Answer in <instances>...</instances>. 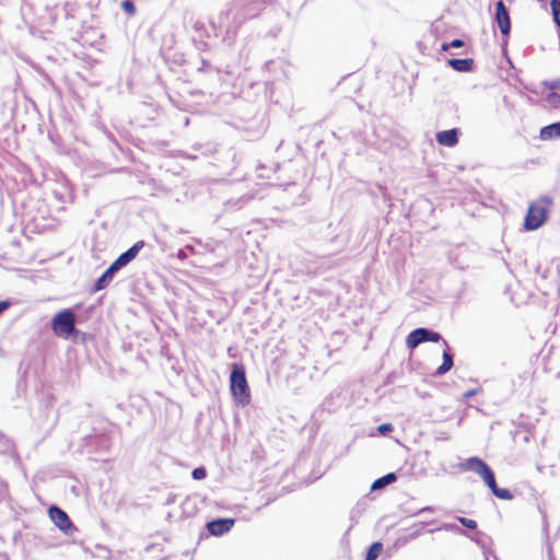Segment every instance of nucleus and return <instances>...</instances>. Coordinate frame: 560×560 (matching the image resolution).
Here are the masks:
<instances>
[{
    "instance_id": "f257e3e1",
    "label": "nucleus",
    "mask_w": 560,
    "mask_h": 560,
    "mask_svg": "<svg viewBox=\"0 0 560 560\" xmlns=\"http://www.w3.org/2000/svg\"><path fill=\"white\" fill-rule=\"evenodd\" d=\"M265 0H234L226 11L219 15L220 27L225 28L223 42L231 45L241 30L242 25L249 20L256 19L264 11Z\"/></svg>"
},
{
    "instance_id": "f03ea898",
    "label": "nucleus",
    "mask_w": 560,
    "mask_h": 560,
    "mask_svg": "<svg viewBox=\"0 0 560 560\" xmlns=\"http://www.w3.org/2000/svg\"><path fill=\"white\" fill-rule=\"evenodd\" d=\"M443 341L445 349L442 353V364L435 369L433 376L440 377L446 374L454 366V353L451 350L450 345L443 339L442 335L428 327H418L412 329L406 337V347L409 350H415L419 345L423 342H439Z\"/></svg>"
},
{
    "instance_id": "7ed1b4c3",
    "label": "nucleus",
    "mask_w": 560,
    "mask_h": 560,
    "mask_svg": "<svg viewBox=\"0 0 560 560\" xmlns=\"http://www.w3.org/2000/svg\"><path fill=\"white\" fill-rule=\"evenodd\" d=\"M77 323H81V319L75 317L73 308L67 307L54 314L50 328L58 338L71 340L74 343L84 342L89 335L75 328Z\"/></svg>"
},
{
    "instance_id": "20e7f679",
    "label": "nucleus",
    "mask_w": 560,
    "mask_h": 560,
    "mask_svg": "<svg viewBox=\"0 0 560 560\" xmlns=\"http://www.w3.org/2000/svg\"><path fill=\"white\" fill-rule=\"evenodd\" d=\"M229 388L232 400L237 407L245 408L250 404V388L246 377V369L242 362L231 364Z\"/></svg>"
},
{
    "instance_id": "39448f33",
    "label": "nucleus",
    "mask_w": 560,
    "mask_h": 560,
    "mask_svg": "<svg viewBox=\"0 0 560 560\" xmlns=\"http://www.w3.org/2000/svg\"><path fill=\"white\" fill-rule=\"evenodd\" d=\"M551 206L552 199L549 196H541L538 200L532 202L524 217V230H538L549 219Z\"/></svg>"
},
{
    "instance_id": "423d86ee",
    "label": "nucleus",
    "mask_w": 560,
    "mask_h": 560,
    "mask_svg": "<svg viewBox=\"0 0 560 560\" xmlns=\"http://www.w3.org/2000/svg\"><path fill=\"white\" fill-rule=\"evenodd\" d=\"M47 514L52 524L65 535L70 536L79 532L68 513L59 505L52 503L47 509Z\"/></svg>"
},
{
    "instance_id": "0eeeda50",
    "label": "nucleus",
    "mask_w": 560,
    "mask_h": 560,
    "mask_svg": "<svg viewBox=\"0 0 560 560\" xmlns=\"http://www.w3.org/2000/svg\"><path fill=\"white\" fill-rule=\"evenodd\" d=\"M236 520L234 517H213L206 522L205 532L200 533V539L208 537H222L231 532L234 527Z\"/></svg>"
},
{
    "instance_id": "6e6552de",
    "label": "nucleus",
    "mask_w": 560,
    "mask_h": 560,
    "mask_svg": "<svg viewBox=\"0 0 560 560\" xmlns=\"http://www.w3.org/2000/svg\"><path fill=\"white\" fill-rule=\"evenodd\" d=\"M493 22L500 30L503 44L506 45L511 34V18L509 8L503 0H498L494 3Z\"/></svg>"
},
{
    "instance_id": "1a4fd4ad",
    "label": "nucleus",
    "mask_w": 560,
    "mask_h": 560,
    "mask_svg": "<svg viewBox=\"0 0 560 560\" xmlns=\"http://www.w3.org/2000/svg\"><path fill=\"white\" fill-rule=\"evenodd\" d=\"M82 451L88 455L103 453L109 450L110 439L106 433H95L83 438Z\"/></svg>"
},
{
    "instance_id": "9d476101",
    "label": "nucleus",
    "mask_w": 560,
    "mask_h": 560,
    "mask_svg": "<svg viewBox=\"0 0 560 560\" xmlns=\"http://www.w3.org/2000/svg\"><path fill=\"white\" fill-rule=\"evenodd\" d=\"M121 270L120 266H118L115 261H113L103 272L102 275L95 279L92 285V292H98L106 289L109 283L115 278L116 273Z\"/></svg>"
},
{
    "instance_id": "9b49d317",
    "label": "nucleus",
    "mask_w": 560,
    "mask_h": 560,
    "mask_svg": "<svg viewBox=\"0 0 560 560\" xmlns=\"http://www.w3.org/2000/svg\"><path fill=\"white\" fill-rule=\"evenodd\" d=\"M147 246L145 241L140 240L137 241L133 245H131L127 250L122 252L118 255V257L114 260L120 268H125L132 260L137 258L139 253Z\"/></svg>"
},
{
    "instance_id": "f8f14e48",
    "label": "nucleus",
    "mask_w": 560,
    "mask_h": 560,
    "mask_svg": "<svg viewBox=\"0 0 560 560\" xmlns=\"http://www.w3.org/2000/svg\"><path fill=\"white\" fill-rule=\"evenodd\" d=\"M460 136V128L454 127L451 129L438 131L435 133V140L440 145L446 148H454L455 145L458 144Z\"/></svg>"
},
{
    "instance_id": "ddd939ff",
    "label": "nucleus",
    "mask_w": 560,
    "mask_h": 560,
    "mask_svg": "<svg viewBox=\"0 0 560 560\" xmlns=\"http://www.w3.org/2000/svg\"><path fill=\"white\" fill-rule=\"evenodd\" d=\"M462 471H472L480 476L488 467V463L479 456H470L458 464Z\"/></svg>"
},
{
    "instance_id": "4468645a",
    "label": "nucleus",
    "mask_w": 560,
    "mask_h": 560,
    "mask_svg": "<svg viewBox=\"0 0 560 560\" xmlns=\"http://www.w3.org/2000/svg\"><path fill=\"white\" fill-rule=\"evenodd\" d=\"M160 52L164 61L170 66L179 67L186 62L185 54L173 48L172 46L162 45Z\"/></svg>"
},
{
    "instance_id": "2eb2a0df",
    "label": "nucleus",
    "mask_w": 560,
    "mask_h": 560,
    "mask_svg": "<svg viewBox=\"0 0 560 560\" xmlns=\"http://www.w3.org/2000/svg\"><path fill=\"white\" fill-rule=\"evenodd\" d=\"M341 394V389H334L329 395L325 397V399L320 404V410L326 411L328 413H332L336 410H338L343 404Z\"/></svg>"
},
{
    "instance_id": "dca6fc26",
    "label": "nucleus",
    "mask_w": 560,
    "mask_h": 560,
    "mask_svg": "<svg viewBox=\"0 0 560 560\" xmlns=\"http://www.w3.org/2000/svg\"><path fill=\"white\" fill-rule=\"evenodd\" d=\"M436 520H432V521H429V522H419V523H415L412 525V528H415V530H412L411 533L405 535V536H400L396 539L394 546L395 547H401V546H405L406 544L417 539L418 537H420L422 534H424V527L429 524H433L435 523Z\"/></svg>"
},
{
    "instance_id": "f3484780",
    "label": "nucleus",
    "mask_w": 560,
    "mask_h": 560,
    "mask_svg": "<svg viewBox=\"0 0 560 560\" xmlns=\"http://www.w3.org/2000/svg\"><path fill=\"white\" fill-rule=\"evenodd\" d=\"M446 65L457 72H472L475 69V60L472 58H448Z\"/></svg>"
},
{
    "instance_id": "a211bd4d",
    "label": "nucleus",
    "mask_w": 560,
    "mask_h": 560,
    "mask_svg": "<svg viewBox=\"0 0 560 560\" xmlns=\"http://www.w3.org/2000/svg\"><path fill=\"white\" fill-rule=\"evenodd\" d=\"M223 75L222 72L215 67L210 68L209 71L199 77L200 83L207 85L209 89L215 90L222 83Z\"/></svg>"
},
{
    "instance_id": "6ab92c4d",
    "label": "nucleus",
    "mask_w": 560,
    "mask_h": 560,
    "mask_svg": "<svg viewBox=\"0 0 560 560\" xmlns=\"http://www.w3.org/2000/svg\"><path fill=\"white\" fill-rule=\"evenodd\" d=\"M398 479V475L396 472H387L385 475H383L382 477L380 478H376L371 487H370V491L371 492H375V491H380V490H383L385 489L387 486L396 482Z\"/></svg>"
},
{
    "instance_id": "aec40b11",
    "label": "nucleus",
    "mask_w": 560,
    "mask_h": 560,
    "mask_svg": "<svg viewBox=\"0 0 560 560\" xmlns=\"http://www.w3.org/2000/svg\"><path fill=\"white\" fill-rule=\"evenodd\" d=\"M539 138L542 141L560 138V120L540 128Z\"/></svg>"
},
{
    "instance_id": "412c9836",
    "label": "nucleus",
    "mask_w": 560,
    "mask_h": 560,
    "mask_svg": "<svg viewBox=\"0 0 560 560\" xmlns=\"http://www.w3.org/2000/svg\"><path fill=\"white\" fill-rule=\"evenodd\" d=\"M0 455L13 457L16 455L14 442L0 432Z\"/></svg>"
},
{
    "instance_id": "4be33fe9",
    "label": "nucleus",
    "mask_w": 560,
    "mask_h": 560,
    "mask_svg": "<svg viewBox=\"0 0 560 560\" xmlns=\"http://www.w3.org/2000/svg\"><path fill=\"white\" fill-rule=\"evenodd\" d=\"M384 546L381 541H373L365 551L364 560H377L383 552Z\"/></svg>"
},
{
    "instance_id": "5701e85b",
    "label": "nucleus",
    "mask_w": 560,
    "mask_h": 560,
    "mask_svg": "<svg viewBox=\"0 0 560 560\" xmlns=\"http://www.w3.org/2000/svg\"><path fill=\"white\" fill-rule=\"evenodd\" d=\"M490 492L497 487V479L493 469L489 466L480 476H479Z\"/></svg>"
},
{
    "instance_id": "b1692460",
    "label": "nucleus",
    "mask_w": 560,
    "mask_h": 560,
    "mask_svg": "<svg viewBox=\"0 0 560 560\" xmlns=\"http://www.w3.org/2000/svg\"><path fill=\"white\" fill-rule=\"evenodd\" d=\"M549 4L553 23L557 27L558 33H560V0H550Z\"/></svg>"
},
{
    "instance_id": "393cba45",
    "label": "nucleus",
    "mask_w": 560,
    "mask_h": 560,
    "mask_svg": "<svg viewBox=\"0 0 560 560\" xmlns=\"http://www.w3.org/2000/svg\"><path fill=\"white\" fill-rule=\"evenodd\" d=\"M491 493L500 499L505 501H511L514 499V493L508 488H500L498 485L497 487L491 491Z\"/></svg>"
},
{
    "instance_id": "a878e982",
    "label": "nucleus",
    "mask_w": 560,
    "mask_h": 560,
    "mask_svg": "<svg viewBox=\"0 0 560 560\" xmlns=\"http://www.w3.org/2000/svg\"><path fill=\"white\" fill-rule=\"evenodd\" d=\"M436 530H446V532H454L458 534H464V530L457 526L455 523H442L441 526L436 528H431L428 530V533H434Z\"/></svg>"
},
{
    "instance_id": "bb28decb",
    "label": "nucleus",
    "mask_w": 560,
    "mask_h": 560,
    "mask_svg": "<svg viewBox=\"0 0 560 560\" xmlns=\"http://www.w3.org/2000/svg\"><path fill=\"white\" fill-rule=\"evenodd\" d=\"M120 8L128 16H133L137 13V7L132 0H122Z\"/></svg>"
},
{
    "instance_id": "cd10ccee",
    "label": "nucleus",
    "mask_w": 560,
    "mask_h": 560,
    "mask_svg": "<svg viewBox=\"0 0 560 560\" xmlns=\"http://www.w3.org/2000/svg\"><path fill=\"white\" fill-rule=\"evenodd\" d=\"M456 520L458 521V523L469 529V530H475L477 532V527H478V524L475 520L472 518H468V517H464V516H457Z\"/></svg>"
},
{
    "instance_id": "c85d7f7f",
    "label": "nucleus",
    "mask_w": 560,
    "mask_h": 560,
    "mask_svg": "<svg viewBox=\"0 0 560 560\" xmlns=\"http://www.w3.org/2000/svg\"><path fill=\"white\" fill-rule=\"evenodd\" d=\"M546 101L553 107L559 108L560 107V93L557 91H550L547 96Z\"/></svg>"
},
{
    "instance_id": "c756f323",
    "label": "nucleus",
    "mask_w": 560,
    "mask_h": 560,
    "mask_svg": "<svg viewBox=\"0 0 560 560\" xmlns=\"http://www.w3.org/2000/svg\"><path fill=\"white\" fill-rule=\"evenodd\" d=\"M191 478L200 481L207 478V469L205 466H198L191 470Z\"/></svg>"
},
{
    "instance_id": "7c9ffc66",
    "label": "nucleus",
    "mask_w": 560,
    "mask_h": 560,
    "mask_svg": "<svg viewBox=\"0 0 560 560\" xmlns=\"http://www.w3.org/2000/svg\"><path fill=\"white\" fill-rule=\"evenodd\" d=\"M210 68H215L213 65H211L210 61L206 60L205 58L200 59V66L197 68V73L200 75L206 74Z\"/></svg>"
},
{
    "instance_id": "2f4dec72",
    "label": "nucleus",
    "mask_w": 560,
    "mask_h": 560,
    "mask_svg": "<svg viewBox=\"0 0 560 560\" xmlns=\"http://www.w3.org/2000/svg\"><path fill=\"white\" fill-rule=\"evenodd\" d=\"M394 430V427L389 422L382 423L377 425L376 431L380 435L386 436Z\"/></svg>"
},
{
    "instance_id": "473e14b6",
    "label": "nucleus",
    "mask_w": 560,
    "mask_h": 560,
    "mask_svg": "<svg viewBox=\"0 0 560 560\" xmlns=\"http://www.w3.org/2000/svg\"><path fill=\"white\" fill-rule=\"evenodd\" d=\"M544 88L550 90V91H557L560 89V78L555 80H545L542 82Z\"/></svg>"
},
{
    "instance_id": "72a5a7b5",
    "label": "nucleus",
    "mask_w": 560,
    "mask_h": 560,
    "mask_svg": "<svg viewBox=\"0 0 560 560\" xmlns=\"http://www.w3.org/2000/svg\"><path fill=\"white\" fill-rule=\"evenodd\" d=\"M477 545L485 547V539L490 540L491 538L487 536L485 533L477 530L476 537H470Z\"/></svg>"
},
{
    "instance_id": "f704fd0d",
    "label": "nucleus",
    "mask_w": 560,
    "mask_h": 560,
    "mask_svg": "<svg viewBox=\"0 0 560 560\" xmlns=\"http://www.w3.org/2000/svg\"><path fill=\"white\" fill-rule=\"evenodd\" d=\"M14 304H15V301L11 298L0 300V316Z\"/></svg>"
},
{
    "instance_id": "c9c22d12",
    "label": "nucleus",
    "mask_w": 560,
    "mask_h": 560,
    "mask_svg": "<svg viewBox=\"0 0 560 560\" xmlns=\"http://www.w3.org/2000/svg\"><path fill=\"white\" fill-rule=\"evenodd\" d=\"M192 43H194L195 48L199 51H206L209 49V44L202 38H199V39L194 38Z\"/></svg>"
},
{
    "instance_id": "e433bc0d",
    "label": "nucleus",
    "mask_w": 560,
    "mask_h": 560,
    "mask_svg": "<svg viewBox=\"0 0 560 560\" xmlns=\"http://www.w3.org/2000/svg\"><path fill=\"white\" fill-rule=\"evenodd\" d=\"M481 392H482L481 387L470 388L462 395V400L472 398L474 396L478 395Z\"/></svg>"
},
{
    "instance_id": "4c0bfd02",
    "label": "nucleus",
    "mask_w": 560,
    "mask_h": 560,
    "mask_svg": "<svg viewBox=\"0 0 560 560\" xmlns=\"http://www.w3.org/2000/svg\"><path fill=\"white\" fill-rule=\"evenodd\" d=\"M435 511H436L435 506L427 505V506H423V508L417 510L416 512L410 513V515L411 516H417V515H420V514H423V513H432V512H435Z\"/></svg>"
},
{
    "instance_id": "58836bf2",
    "label": "nucleus",
    "mask_w": 560,
    "mask_h": 560,
    "mask_svg": "<svg viewBox=\"0 0 560 560\" xmlns=\"http://www.w3.org/2000/svg\"><path fill=\"white\" fill-rule=\"evenodd\" d=\"M464 45L465 43L460 38H454L451 42H447V46H451V48H462Z\"/></svg>"
},
{
    "instance_id": "ea45409f",
    "label": "nucleus",
    "mask_w": 560,
    "mask_h": 560,
    "mask_svg": "<svg viewBox=\"0 0 560 560\" xmlns=\"http://www.w3.org/2000/svg\"><path fill=\"white\" fill-rule=\"evenodd\" d=\"M398 375H399V373H398V372H396V371L390 372V373L386 376V378H385V381H384V384H385V385L393 384V383L396 381V378L398 377Z\"/></svg>"
},
{
    "instance_id": "a19ab883",
    "label": "nucleus",
    "mask_w": 560,
    "mask_h": 560,
    "mask_svg": "<svg viewBox=\"0 0 560 560\" xmlns=\"http://www.w3.org/2000/svg\"><path fill=\"white\" fill-rule=\"evenodd\" d=\"M190 95L192 96H196V95H209V96H213L214 95V92L213 91H203V90H194L190 92Z\"/></svg>"
},
{
    "instance_id": "79ce46f5",
    "label": "nucleus",
    "mask_w": 560,
    "mask_h": 560,
    "mask_svg": "<svg viewBox=\"0 0 560 560\" xmlns=\"http://www.w3.org/2000/svg\"><path fill=\"white\" fill-rule=\"evenodd\" d=\"M194 30H195L196 32H198L199 34H201V32H206V25H205V23H203V22H201V21H196V22L194 23Z\"/></svg>"
},
{
    "instance_id": "37998d69",
    "label": "nucleus",
    "mask_w": 560,
    "mask_h": 560,
    "mask_svg": "<svg viewBox=\"0 0 560 560\" xmlns=\"http://www.w3.org/2000/svg\"><path fill=\"white\" fill-rule=\"evenodd\" d=\"M199 35H200V38H202V39L205 37L209 38L210 37V32L206 28V32H201V34H199Z\"/></svg>"
},
{
    "instance_id": "c03bdc74",
    "label": "nucleus",
    "mask_w": 560,
    "mask_h": 560,
    "mask_svg": "<svg viewBox=\"0 0 560 560\" xmlns=\"http://www.w3.org/2000/svg\"><path fill=\"white\" fill-rule=\"evenodd\" d=\"M450 48H451V46H447V42L442 43V45H441V50L446 51V50H448Z\"/></svg>"
},
{
    "instance_id": "a18cd8bd",
    "label": "nucleus",
    "mask_w": 560,
    "mask_h": 560,
    "mask_svg": "<svg viewBox=\"0 0 560 560\" xmlns=\"http://www.w3.org/2000/svg\"><path fill=\"white\" fill-rule=\"evenodd\" d=\"M228 154L231 155L233 159L235 158L236 153L233 149H229Z\"/></svg>"
},
{
    "instance_id": "49530a36",
    "label": "nucleus",
    "mask_w": 560,
    "mask_h": 560,
    "mask_svg": "<svg viewBox=\"0 0 560 560\" xmlns=\"http://www.w3.org/2000/svg\"><path fill=\"white\" fill-rule=\"evenodd\" d=\"M548 556H549L550 559L553 558V553H552V548L551 547L548 548Z\"/></svg>"
},
{
    "instance_id": "de8ad7c7",
    "label": "nucleus",
    "mask_w": 560,
    "mask_h": 560,
    "mask_svg": "<svg viewBox=\"0 0 560 560\" xmlns=\"http://www.w3.org/2000/svg\"><path fill=\"white\" fill-rule=\"evenodd\" d=\"M211 26H212V30L214 31V35L218 36V34H217V25L214 23H211Z\"/></svg>"
},
{
    "instance_id": "09e8293b",
    "label": "nucleus",
    "mask_w": 560,
    "mask_h": 560,
    "mask_svg": "<svg viewBox=\"0 0 560 560\" xmlns=\"http://www.w3.org/2000/svg\"><path fill=\"white\" fill-rule=\"evenodd\" d=\"M92 311H93V306H90V307L86 310V313H88V314H90Z\"/></svg>"
},
{
    "instance_id": "8fccbe9b",
    "label": "nucleus",
    "mask_w": 560,
    "mask_h": 560,
    "mask_svg": "<svg viewBox=\"0 0 560 560\" xmlns=\"http://www.w3.org/2000/svg\"><path fill=\"white\" fill-rule=\"evenodd\" d=\"M188 124H189V118H188V117H186V118H185V125H188Z\"/></svg>"
},
{
    "instance_id": "3c124183",
    "label": "nucleus",
    "mask_w": 560,
    "mask_h": 560,
    "mask_svg": "<svg viewBox=\"0 0 560 560\" xmlns=\"http://www.w3.org/2000/svg\"><path fill=\"white\" fill-rule=\"evenodd\" d=\"M178 256L179 257L184 256V253H182V250H179Z\"/></svg>"
},
{
    "instance_id": "603ef678",
    "label": "nucleus",
    "mask_w": 560,
    "mask_h": 560,
    "mask_svg": "<svg viewBox=\"0 0 560 560\" xmlns=\"http://www.w3.org/2000/svg\"><path fill=\"white\" fill-rule=\"evenodd\" d=\"M178 256L179 257L184 256V253H182V250H179Z\"/></svg>"
},
{
    "instance_id": "864d4df0",
    "label": "nucleus",
    "mask_w": 560,
    "mask_h": 560,
    "mask_svg": "<svg viewBox=\"0 0 560 560\" xmlns=\"http://www.w3.org/2000/svg\"><path fill=\"white\" fill-rule=\"evenodd\" d=\"M332 225L331 222L327 223V228L329 229Z\"/></svg>"
}]
</instances>
